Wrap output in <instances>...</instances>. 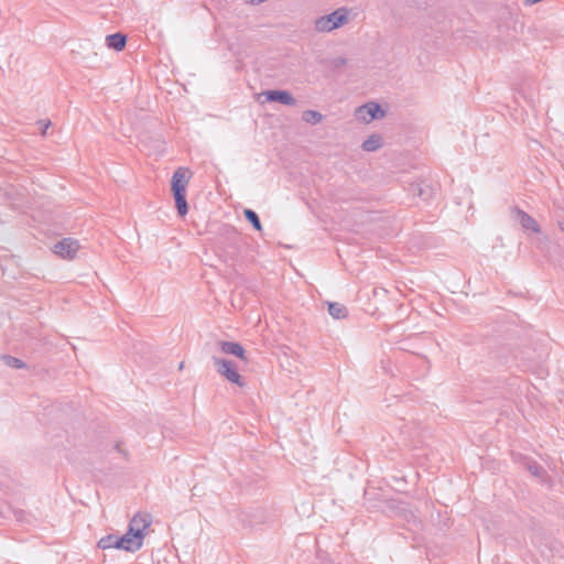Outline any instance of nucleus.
Segmentation results:
<instances>
[{
	"instance_id": "1",
	"label": "nucleus",
	"mask_w": 564,
	"mask_h": 564,
	"mask_svg": "<svg viewBox=\"0 0 564 564\" xmlns=\"http://www.w3.org/2000/svg\"><path fill=\"white\" fill-rule=\"evenodd\" d=\"M218 356H214L212 360L213 369L226 382L237 388H245L247 380L236 364L226 357H232L242 364L250 362V352L248 348L236 339H220L216 344Z\"/></svg>"
},
{
	"instance_id": "2",
	"label": "nucleus",
	"mask_w": 564,
	"mask_h": 564,
	"mask_svg": "<svg viewBox=\"0 0 564 564\" xmlns=\"http://www.w3.org/2000/svg\"><path fill=\"white\" fill-rule=\"evenodd\" d=\"M153 524V516L147 510L135 511L129 519L127 531L123 533L130 546L131 554L144 547Z\"/></svg>"
},
{
	"instance_id": "3",
	"label": "nucleus",
	"mask_w": 564,
	"mask_h": 564,
	"mask_svg": "<svg viewBox=\"0 0 564 564\" xmlns=\"http://www.w3.org/2000/svg\"><path fill=\"white\" fill-rule=\"evenodd\" d=\"M193 178V171L187 166L177 167L171 178V192L177 214L182 217L188 213L186 189Z\"/></svg>"
},
{
	"instance_id": "4",
	"label": "nucleus",
	"mask_w": 564,
	"mask_h": 564,
	"mask_svg": "<svg viewBox=\"0 0 564 564\" xmlns=\"http://www.w3.org/2000/svg\"><path fill=\"white\" fill-rule=\"evenodd\" d=\"M83 242L75 236H62L50 246L53 256L65 261H74L79 257Z\"/></svg>"
},
{
	"instance_id": "5",
	"label": "nucleus",
	"mask_w": 564,
	"mask_h": 564,
	"mask_svg": "<svg viewBox=\"0 0 564 564\" xmlns=\"http://www.w3.org/2000/svg\"><path fill=\"white\" fill-rule=\"evenodd\" d=\"M352 19V11L347 8H338L327 14L317 18L314 22L316 31L323 33L333 32L347 23Z\"/></svg>"
},
{
	"instance_id": "6",
	"label": "nucleus",
	"mask_w": 564,
	"mask_h": 564,
	"mask_svg": "<svg viewBox=\"0 0 564 564\" xmlns=\"http://www.w3.org/2000/svg\"><path fill=\"white\" fill-rule=\"evenodd\" d=\"M354 116L359 123L370 124L384 120L388 116V107L378 100H368L355 109Z\"/></svg>"
},
{
	"instance_id": "7",
	"label": "nucleus",
	"mask_w": 564,
	"mask_h": 564,
	"mask_svg": "<svg viewBox=\"0 0 564 564\" xmlns=\"http://www.w3.org/2000/svg\"><path fill=\"white\" fill-rule=\"evenodd\" d=\"M96 546L100 551L119 550L131 554V550L124 534H119L117 532H102L97 539Z\"/></svg>"
},
{
	"instance_id": "8",
	"label": "nucleus",
	"mask_w": 564,
	"mask_h": 564,
	"mask_svg": "<svg viewBox=\"0 0 564 564\" xmlns=\"http://www.w3.org/2000/svg\"><path fill=\"white\" fill-rule=\"evenodd\" d=\"M260 104H280V105H294V97L286 90L269 89L258 95Z\"/></svg>"
},
{
	"instance_id": "9",
	"label": "nucleus",
	"mask_w": 564,
	"mask_h": 564,
	"mask_svg": "<svg viewBox=\"0 0 564 564\" xmlns=\"http://www.w3.org/2000/svg\"><path fill=\"white\" fill-rule=\"evenodd\" d=\"M326 307L327 314L333 321H343L349 315L347 305L341 301H328Z\"/></svg>"
},
{
	"instance_id": "10",
	"label": "nucleus",
	"mask_w": 564,
	"mask_h": 564,
	"mask_svg": "<svg viewBox=\"0 0 564 564\" xmlns=\"http://www.w3.org/2000/svg\"><path fill=\"white\" fill-rule=\"evenodd\" d=\"M382 145V137L378 133H370L364 139L361 149L367 152H372L379 150Z\"/></svg>"
},
{
	"instance_id": "11",
	"label": "nucleus",
	"mask_w": 564,
	"mask_h": 564,
	"mask_svg": "<svg viewBox=\"0 0 564 564\" xmlns=\"http://www.w3.org/2000/svg\"><path fill=\"white\" fill-rule=\"evenodd\" d=\"M106 44L109 48L120 52L126 47L127 37L120 33L111 34L106 37Z\"/></svg>"
},
{
	"instance_id": "12",
	"label": "nucleus",
	"mask_w": 564,
	"mask_h": 564,
	"mask_svg": "<svg viewBox=\"0 0 564 564\" xmlns=\"http://www.w3.org/2000/svg\"><path fill=\"white\" fill-rule=\"evenodd\" d=\"M520 221H521V225L525 229H528L532 232H540V226H539L538 221L535 219H533L532 217L523 214L520 217Z\"/></svg>"
},
{
	"instance_id": "13",
	"label": "nucleus",
	"mask_w": 564,
	"mask_h": 564,
	"mask_svg": "<svg viewBox=\"0 0 564 564\" xmlns=\"http://www.w3.org/2000/svg\"><path fill=\"white\" fill-rule=\"evenodd\" d=\"M4 364L11 369H26V362L18 357L7 356L4 357Z\"/></svg>"
},
{
	"instance_id": "14",
	"label": "nucleus",
	"mask_w": 564,
	"mask_h": 564,
	"mask_svg": "<svg viewBox=\"0 0 564 564\" xmlns=\"http://www.w3.org/2000/svg\"><path fill=\"white\" fill-rule=\"evenodd\" d=\"M245 216L246 218L253 225V227L257 229V230H260L261 229V225H260V221H259V218L258 216L256 215L254 212L252 210H245Z\"/></svg>"
}]
</instances>
